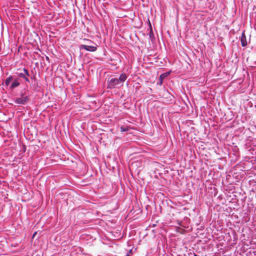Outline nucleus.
<instances>
[{
    "instance_id": "nucleus-1",
    "label": "nucleus",
    "mask_w": 256,
    "mask_h": 256,
    "mask_svg": "<svg viewBox=\"0 0 256 256\" xmlns=\"http://www.w3.org/2000/svg\"><path fill=\"white\" fill-rule=\"evenodd\" d=\"M127 76L124 74H122L119 78H112L108 80V87L110 88H114L116 86L121 84L122 85V83L126 80Z\"/></svg>"
},
{
    "instance_id": "nucleus-2",
    "label": "nucleus",
    "mask_w": 256,
    "mask_h": 256,
    "mask_svg": "<svg viewBox=\"0 0 256 256\" xmlns=\"http://www.w3.org/2000/svg\"><path fill=\"white\" fill-rule=\"evenodd\" d=\"M30 100L28 96H22L20 98H16L14 102L16 104H24L26 103Z\"/></svg>"
},
{
    "instance_id": "nucleus-3",
    "label": "nucleus",
    "mask_w": 256,
    "mask_h": 256,
    "mask_svg": "<svg viewBox=\"0 0 256 256\" xmlns=\"http://www.w3.org/2000/svg\"><path fill=\"white\" fill-rule=\"evenodd\" d=\"M80 50L84 49L86 50L94 52L96 50L97 48L96 46H89L87 44H82L80 46Z\"/></svg>"
},
{
    "instance_id": "nucleus-4",
    "label": "nucleus",
    "mask_w": 256,
    "mask_h": 256,
    "mask_svg": "<svg viewBox=\"0 0 256 256\" xmlns=\"http://www.w3.org/2000/svg\"><path fill=\"white\" fill-rule=\"evenodd\" d=\"M23 72L24 73H20L18 76L20 78H24L26 82H30L29 79L28 78V76H30L28 70L24 68Z\"/></svg>"
},
{
    "instance_id": "nucleus-5",
    "label": "nucleus",
    "mask_w": 256,
    "mask_h": 256,
    "mask_svg": "<svg viewBox=\"0 0 256 256\" xmlns=\"http://www.w3.org/2000/svg\"><path fill=\"white\" fill-rule=\"evenodd\" d=\"M240 42L242 46H247L248 41L244 32H243L242 34Z\"/></svg>"
},
{
    "instance_id": "nucleus-6",
    "label": "nucleus",
    "mask_w": 256,
    "mask_h": 256,
    "mask_svg": "<svg viewBox=\"0 0 256 256\" xmlns=\"http://www.w3.org/2000/svg\"><path fill=\"white\" fill-rule=\"evenodd\" d=\"M19 85L20 82L17 80H15L14 82H12L10 86V88L13 89L14 88L18 86Z\"/></svg>"
},
{
    "instance_id": "nucleus-7",
    "label": "nucleus",
    "mask_w": 256,
    "mask_h": 256,
    "mask_svg": "<svg viewBox=\"0 0 256 256\" xmlns=\"http://www.w3.org/2000/svg\"><path fill=\"white\" fill-rule=\"evenodd\" d=\"M12 79V76H10L6 78V79L5 80V84L8 86L10 82Z\"/></svg>"
},
{
    "instance_id": "nucleus-8",
    "label": "nucleus",
    "mask_w": 256,
    "mask_h": 256,
    "mask_svg": "<svg viewBox=\"0 0 256 256\" xmlns=\"http://www.w3.org/2000/svg\"><path fill=\"white\" fill-rule=\"evenodd\" d=\"M167 76L166 74H162L160 76V84H162V80L164 78Z\"/></svg>"
},
{
    "instance_id": "nucleus-9",
    "label": "nucleus",
    "mask_w": 256,
    "mask_h": 256,
    "mask_svg": "<svg viewBox=\"0 0 256 256\" xmlns=\"http://www.w3.org/2000/svg\"><path fill=\"white\" fill-rule=\"evenodd\" d=\"M128 130V129L127 128H125L122 126L120 127V132H124L126 131V130Z\"/></svg>"
},
{
    "instance_id": "nucleus-10",
    "label": "nucleus",
    "mask_w": 256,
    "mask_h": 256,
    "mask_svg": "<svg viewBox=\"0 0 256 256\" xmlns=\"http://www.w3.org/2000/svg\"><path fill=\"white\" fill-rule=\"evenodd\" d=\"M149 24H150V37H151L152 36H154V34H153V32H152V26H151V24H150V22H149Z\"/></svg>"
},
{
    "instance_id": "nucleus-11",
    "label": "nucleus",
    "mask_w": 256,
    "mask_h": 256,
    "mask_svg": "<svg viewBox=\"0 0 256 256\" xmlns=\"http://www.w3.org/2000/svg\"><path fill=\"white\" fill-rule=\"evenodd\" d=\"M36 233H37L36 232H35L33 234L32 238H34L35 236L36 235Z\"/></svg>"
},
{
    "instance_id": "nucleus-12",
    "label": "nucleus",
    "mask_w": 256,
    "mask_h": 256,
    "mask_svg": "<svg viewBox=\"0 0 256 256\" xmlns=\"http://www.w3.org/2000/svg\"><path fill=\"white\" fill-rule=\"evenodd\" d=\"M86 41H88L89 42H91V41L89 40H87Z\"/></svg>"
},
{
    "instance_id": "nucleus-13",
    "label": "nucleus",
    "mask_w": 256,
    "mask_h": 256,
    "mask_svg": "<svg viewBox=\"0 0 256 256\" xmlns=\"http://www.w3.org/2000/svg\"><path fill=\"white\" fill-rule=\"evenodd\" d=\"M194 256H197L196 254H194Z\"/></svg>"
}]
</instances>
